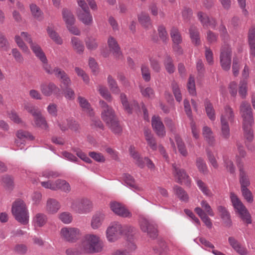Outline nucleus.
Here are the masks:
<instances>
[{
    "label": "nucleus",
    "instance_id": "1",
    "mask_svg": "<svg viewBox=\"0 0 255 255\" xmlns=\"http://www.w3.org/2000/svg\"><path fill=\"white\" fill-rule=\"evenodd\" d=\"M21 37H22L25 41L29 44L31 49L38 59H39L40 61L45 60V58L46 56L40 46L37 43L33 42L32 40L31 36L26 32H21L20 33V36L15 35V42L23 53L26 54H30V51L28 46L25 44V43L21 39Z\"/></svg>",
    "mask_w": 255,
    "mask_h": 255
},
{
    "label": "nucleus",
    "instance_id": "2",
    "mask_svg": "<svg viewBox=\"0 0 255 255\" xmlns=\"http://www.w3.org/2000/svg\"><path fill=\"white\" fill-rule=\"evenodd\" d=\"M135 232V229L129 225L123 226L118 222L111 223L106 231V238L110 243H114L119 240L122 236L127 238L132 236V233Z\"/></svg>",
    "mask_w": 255,
    "mask_h": 255
},
{
    "label": "nucleus",
    "instance_id": "3",
    "mask_svg": "<svg viewBox=\"0 0 255 255\" xmlns=\"http://www.w3.org/2000/svg\"><path fill=\"white\" fill-rule=\"evenodd\" d=\"M79 244L85 254L99 253L104 249V244L100 236L94 234H86Z\"/></svg>",
    "mask_w": 255,
    "mask_h": 255
},
{
    "label": "nucleus",
    "instance_id": "4",
    "mask_svg": "<svg viewBox=\"0 0 255 255\" xmlns=\"http://www.w3.org/2000/svg\"><path fill=\"white\" fill-rule=\"evenodd\" d=\"M99 105L102 108L101 117L103 120L114 133H120L122 128L112 107L103 100L100 101Z\"/></svg>",
    "mask_w": 255,
    "mask_h": 255
},
{
    "label": "nucleus",
    "instance_id": "5",
    "mask_svg": "<svg viewBox=\"0 0 255 255\" xmlns=\"http://www.w3.org/2000/svg\"><path fill=\"white\" fill-rule=\"evenodd\" d=\"M12 213L15 219L23 225L28 223L29 214L24 202L21 200L15 201L12 206Z\"/></svg>",
    "mask_w": 255,
    "mask_h": 255
},
{
    "label": "nucleus",
    "instance_id": "6",
    "mask_svg": "<svg viewBox=\"0 0 255 255\" xmlns=\"http://www.w3.org/2000/svg\"><path fill=\"white\" fill-rule=\"evenodd\" d=\"M230 198L235 210L239 214L243 222L247 224H251V216L246 207L237 195L234 193L231 192Z\"/></svg>",
    "mask_w": 255,
    "mask_h": 255
},
{
    "label": "nucleus",
    "instance_id": "7",
    "mask_svg": "<svg viewBox=\"0 0 255 255\" xmlns=\"http://www.w3.org/2000/svg\"><path fill=\"white\" fill-rule=\"evenodd\" d=\"M70 207L72 210L78 214H86L92 211L93 204L89 199L81 198L72 199Z\"/></svg>",
    "mask_w": 255,
    "mask_h": 255
},
{
    "label": "nucleus",
    "instance_id": "8",
    "mask_svg": "<svg viewBox=\"0 0 255 255\" xmlns=\"http://www.w3.org/2000/svg\"><path fill=\"white\" fill-rule=\"evenodd\" d=\"M140 229L146 233L150 238L155 239L158 235L157 226L155 223L145 218H141L139 222Z\"/></svg>",
    "mask_w": 255,
    "mask_h": 255
},
{
    "label": "nucleus",
    "instance_id": "9",
    "mask_svg": "<svg viewBox=\"0 0 255 255\" xmlns=\"http://www.w3.org/2000/svg\"><path fill=\"white\" fill-rule=\"evenodd\" d=\"M61 237L69 243H75L81 235L80 230L75 227H65L60 230Z\"/></svg>",
    "mask_w": 255,
    "mask_h": 255
},
{
    "label": "nucleus",
    "instance_id": "10",
    "mask_svg": "<svg viewBox=\"0 0 255 255\" xmlns=\"http://www.w3.org/2000/svg\"><path fill=\"white\" fill-rule=\"evenodd\" d=\"M231 48L228 45L223 46L220 56V63L222 69L225 71L230 69L231 65Z\"/></svg>",
    "mask_w": 255,
    "mask_h": 255
},
{
    "label": "nucleus",
    "instance_id": "11",
    "mask_svg": "<svg viewBox=\"0 0 255 255\" xmlns=\"http://www.w3.org/2000/svg\"><path fill=\"white\" fill-rule=\"evenodd\" d=\"M40 89L42 94L46 97H50L53 95L57 98L61 94L60 89L52 82L42 83L40 85Z\"/></svg>",
    "mask_w": 255,
    "mask_h": 255
},
{
    "label": "nucleus",
    "instance_id": "12",
    "mask_svg": "<svg viewBox=\"0 0 255 255\" xmlns=\"http://www.w3.org/2000/svg\"><path fill=\"white\" fill-rule=\"evenodd\" d=\"M240 114L243 119V124H254L252 109L249 103L243 102L240 106Z\"/></svg>",
    "mask_w": 255,
    "mask_h": 255
},
{
    "label": "nucleus",
    "instance_id": "13",
    "mask_svg": "<svg viewBox=\"0 0 255 255\" xmlns=\"http://www.w3.org/2000/svg\"><path fill=\"white\" fill-rule=\"evenodd\" d=\"M130 154L135 160L136 163L139 167L142 168L144 166V161L140 157L139 154L135 150V148L133 146H130L129 148ZM144 162H146V165L150 170H154L155 168L154 164L153 162L148 157H145L144 159Z\"/></svg>",
    "mask_w": 255,
    "mask_h": 255
},
{
    "label": "nucleus",
    "instance_id": "14",
    "mask_svg": "<svg viewBox=\"0 0 255 255\" xmlns=\"http://www.w3.org/2000/svg\"><path fill=\"white\" fill-rule=\"evenodd\" d=\"M151 125L156 134L160 137L165 136L166 131L165 127L159 116H154L151 119Z\"/></svg>",
    "mask_w": 255,
    "mask_h": 255
},
{
    "label": "nucleus",
    "instance_id": "15",
    "mask_svg": "<svg viewBox=\"0 0 255 255\" xmlns=\"http://www.w3.org/2000/svg\"><path fill=\"white\" fill-rule=\"evenodd\" d=\"M173 168L175 177L179 183H184L187 185L190 184V179L184 169H180L175 164L173 165Z\"/></svg>",
    "mask_w": 255,
    "mask_h": 255
},
{
    "label": "nucleus",
    "instance_id": "16",
    "mask_svg": "<svg viewBox=\"0 0 255 255\" xmlns=\"http://www.w3.org/2000/svg\"><path fill=\"white\" fill-rule=\"evenodd\" d=\"M111 209L117 215L123 217H128L130 216V213L120 203L113 202L110 204Z\"/></svg>",
    "mask_w": 255,
    "mask_h": 255
},
{
    "label": "nucleus",
    "instance_id": "17",
    "mask_svg": "<svg viewBox=\"0 0 255 255\" xmlns=\"http://www.w3.org/2000/svg\"><path fill=\"white\" fill-rule=\"evenodd\" d=\"M107 42L110 50L113 53V54L116 58L122 57V52L116 39L110 36L109 37Z\"/></svg>",
    "mask_w": 255,
    "mask_h": 255
},
{
    "label": "nucleus",
    "instance_id": "18",
    "mask_svg": "<svg viewBox=\"0 0 255 255\" xmlns=\"http://www.w3.org/2000/svg\"><path fill=\"white\" fill-rule=\"evenodd\" d=\"M105 218V215L103 212H97L92 217L91 226L94 230L99 229L102 225Z\"/></svg>",
    "mask_w": 255,
    "mask_h": 255
},
{
    "label": "nucleus",
    "instance_id": "19",
    "mask_svg": "<svg viewBox=\"0 0 255 255\" xmlns=\"http://www.w3.org/2000/svg\"><path fill=\"white\" fill-rule=\"evenodd\" d=\"M16 137L18 139L15 141V143L17 146H19L20 144H23L24 141L27 140H33L34 139V136L28 131L23 130L22 129L18 130L16 134Z\"/></svg>",
    "mask_w": 255,
    "mask_h": 255
},
{
    "label": "nucleus",
    "instance_id": "20",
    "mask_svg": "<svg viewBox=\"0 0 255 255\" xmlns=\"http://www.w3.org/2000/svg\"><path fill=\"white\" fill-rule=\"evenodd\" d=\"M55 77L61 80V83L65 88H68L71 85V81L66 72L59 68H56Z\"/></svg>",
    "mask_w": 255,
    "mask_h": 255
},
{
    "label": "nucleus",
    "instance_id": "21",
    "mask_svg": "<svg viewBox=\"0 0 255 255\" xmlns=\"http://www.w3.org/2000/svg\"><path fill=\"white\" fill-rule=\"evenodd\" d=\"M197 16L204 27L210 26L212 28H215L217 23L214 19H210L206 14L201 11L198 12Z\"/></svg>",
    "mask_w": 255,
    "mask_h": 255
},
{
    "label": "nucleus",
    "instance_id": "22",
    "mask_svg": "<svg viewBox=\"0 0 255 255\" xmlns=\"http://www.w3.org/2000/svg\"><path fill=\"white\" fill-rule=\"evenodd\" d=\"M76 13L79 19L84 24L89 25L93 23V17L89 10L82 11L80 9H78Z\"/></svg>",
    "mask_w": 255,
    "mask_h": 255
},
{
    "label": "nucleus",
    "instance_id": "23",
    "mask_svg": "<svg viewBox=\"0 0 255 255\" xmlns=\"http://www.w3.org/2000/svg\"><path fill=\"white\" fill-rule=\"evenodd\" d=\"M228 242L233 249L241 255H247L248 252L247 249L242 246L240 243L234 237H230L228 238Z\"/></svg>",
    "mask_w": 255,
    "mask_h": 255
},
{
    "label": "nucleus",
    "instance_id": "24",
    "mask_svg": "<svg viewBox=\"0 0 255 255\" xmlns=\"http://www.w3.org/2000/svg\"><path fill=\"white\" fill-rule=\"evenodd\" d=\"M234 118V114L233 109L230 106H226L221 114V123H222V120H223L225 123L232 122Z\"/></svg>",
    "mask_w": 255,
    "mask_h": 255
},
{
    "label": "nucleus",
    "instance_id": "25",
    "mask_svg": "<svg viewBox=\"0 0 255 255\" xmlns=\"http://www.w3.org/2000/svg\"><path fill=\"white\" fill-rule=\"evenodd\" d=\"M60 207V204L57 200L49 198L47 201L46 210L50 214H55L58 211Z\"/></svg>",
    "mask_w": 255,
    "mask_h": 255
},
{
    "label": "nucleus",
    "instance_id": "26",
    "mask_svg": "<svg viewBox=\"0 0 255 255\" xmlns=\"http://www.w3.org/2000/svg\"><path fill=\"white\" fill-rule=\"evenodd\" d=\"M203 135L206 141L210 145H214L216 142L215 136L211 128L207 126H204L202 130Z\"/></svg>",
    "mask_w": 255,
    "mask_h": 255
},
{
    "label": "nucleus",
    "instance_id": "27",
    "mask_svg": "<svg viewBox=\"0 0 255 255\" xmlns=\"http://www.w3.org/2000/svg\"><path fill=\"white\" fill-rule=\"evenodd\" d=\"M58 126L62 131H66L68 128L73 130H77L79 128V125L75 121L66 120L58 124Z\"/></svg>",
    "mask_w": 255,
    "mask_h": 255
},
{
    "label": "nucleus",
    "instance_id": "28",
    "mask_svg": "<svg viewBox=\"0 0 255 255\" xmlns=\"http://www.w3.org/2000/svg\"><path fill=\"white\" fill-rule=\"evenodd\" d=\"M120 99L124 110L128 114L132 113L134 108L138 107V104L134 101L133 105H130L128 102L127 96L124 93L121 94Z\"/></svg>",
    "mask_w": 255,
    "mask_h": 255
},
{
    "label": "nucleus",
    "instance_id": "29",
    "mask_svg": "<svg viewBox=\"0 0 255 255\" xmlns=\"http://www.w3.org/2000/svg\"><path fill=\"white\" fill-rule=\"evenodd\" d=\"M236 146L238 149V153L236 156L237 164L238 167H239L240 165L243 166V163L242 159L246 156V151L244 149L243 145L240 142H237Z\"/></svg>",
    "mask_w": 255,
    "mask_h": 255
},
{
    "label": "nucleus",
    "instance_id": "30",
    "mask_svg": "<svg viewBox=\"0 0 255 255\" xmlns=\"http://www.w3.org/2000/svg\"><path fill=\"white\" fill-rule=\"evenodd\" d=\"M123 178L126 184L134 191H141V188L138 186L135 182L134 178L129 174L125 173Z\"/></svg>",
    "mask_w": 255,
    "mask_h": 255
},
{
    "label": "nucleus",
    "instance_id": "31",
    "mask_svg": "<svg viewBox=\"0 0 255 255\" xmlns=\"http://www.w3.org/2000/svg\"><path fill=\"white\" fill-rule=\"evenodd\" d=\"M34 122L37 127L45 130L48 128L45 118L42 116L40 111L34 117Z\"/></svg>",
    "mask_w": 255,
    "mask_h": 255
},
{
    "label": "nucleus",
    "instance_id": "32",
    "mask_svg": "<svg viewBox=\"0 0 255 255\" xmlns=\"http://www.w3.org/2000/svg\"><path fill=\"white\" fill-rule=\"evenodd\" d=\"M195 212L198 214V215L200 217L201 219L204 222L205 225L209 229L212 228V223L210 219L208 216V215H207L203 210L200 207H196L195 209Z\"/></svg>",
    "mask_w": 255,
    "mask_h": 255
},
{
    "label": "nucleus",
    "instance_id": "33",
    "mask_svg": "<svg viewBox=\"0 0 255 255\" xmlns=\"http://www.w3.org/2000/svg\"><path fill=\"white\" fill-rule=\"evenodd\" d=\"M29 8L31 15L35 19L39 21L43 19V13L38 5L32 3L29 5Z\"/></svg>",
    "mask_w": 255,
    "mask_h": 255
},
{
    "label": "nucleus",
    "instance_id": "34",
    "mask_svg": "<svg viewBox=\"0 0 255 255\" xmlns=\"http://www.w3.org/2000/svg\"><path fill=\"white\" fill-rule=\"evenodd\" d=\"M240 171V183L241 189L247 188L250 185L249 178L246 172L244 170L243 166L238 167Z\"/></svg>",
    "mask_w": 255,
    "mask_h": 255
},
{
    "label": "nucleus",
    "instance_id": "35",
    "mask_svg": "<svg viewBox=\"0 0 255 255\" xmlns=\"http://www.w3.org/2000/svg\"><path fill=\"white\" fill-rule=\"evenodd\" d=\"M204 106L207 116L211 121H214L216 120V114L212 104L209 100L206 99Z\"/></svg>",
    "mask_w": 255,
    "mask_h": 255
},
{
    "label": "nucleus",
    "instance_id": "36",
    "mask_svg": "<svg viewBox=\"0 0 255 255\" xmlns=\"http://www.w3.org/2000/svg\"><path fill=\"white\" fill-rule=\"evenodd\" d=\"M78 101L83 111L92 116L93 115V109L88 101L81 96L78 97Z\"/></svg>",
    "mask_w": 255,
    "mask_h": 255
},
{
    "label": "nucleus",
    "instance_id": "37",
    "mask_svg": "<svg viewBox=\"0 0 255 255\" xmlns=\"http://www.w3.org/2000/svg\"><path fill=\"white\" fill-rule=\"evenodd\" d=\"M71 44L73 49L79 54H81L84 50V46L80 39L76 37H72Z\"/></svg>",
    "mask_w": 255,
    "mask_h": 255
},
{
    "label": "nucleus",
    "instance_id": "38",
    "mask_svg": "<svg viewBox=\"0 0 255 255\" xmlns=\"http://www.w3.org/2000/svg\"><path fill=\"white\" fill-rule=\"evenodd\" d=\"M253 124H243L244 135L247 142H251L254 139L253 131L252 127Z\"/></svg>",
    "mask_w": 255,
    "mask_h": 255
},
{
    "label": "nucleus",
    "instance_id": "39",
    "mask_svg": "<svg viewBox=\"0 0 255 255\" xmlns=\"http://www.w3.org/2000/svg\"><path fill=\"white\" fill-rule=\"evenodd\" d=\"M62 13L63 19L66 26L71 24H75V18L71 10L67 8H63Z\"/></svg>",
    "mask_w": 255,
    "mask_h": 255
},
{
    "label": "nucleus",
    "instance_id": "40",
    "mask_svg": "<svg viewBox=\"0 0 255 255\" xmlns=\"http://www.w3.org/2000/svg\"><path fill=\"white\" fill-rule=\"evenodd\" d=\"M46 216L42 213H37L33 219V223L35 227H42L47 222Z\"/></svg>",
    "mask_w": 255,
    "mask_h": 255
},
{
    "label": "nucleus",
    "instance_id": "41",
    "mask_svg": "<svg viewBox=\"0 0 255 255\" xmlns=\"http://www.w3.org/2000/svg\"><path fill=\"white\" fill-rule=\"evenodd\" d=\"M197 185L202 193L208 197L213 196L211 191L209 189L207 184L201 180L197 179L196 180Z\"/></svg>",
    "mask_w": 255,
    "mask_h": 255
},
{
    "label": "nucleus",
    "instance_id": "42",
    "mask_svg": "<svg viewBox=\"0 0 255 255\" xmlns=\"http://www.w3.org/2000/svg\"><path fill=\"white\" fill-rule=\"evenodd\" d=\"M47 32L49 36L54 42L58 45L62 44L63 39L52 27H48Z\"/></svg>",
    "mask_w": 255,
    "mask_h": 255
},
{
    "label": "nucleus",
    "instance_id": "43",
    "mask_svg": "<svg viewBox=\"0 0 255 255\" xmlns=\"http://www.w3.org/2000/svg\"><path fill=\"white\" fill-rule=\"evenodd\" d=\"M217 209L221 213V218L226 223L227 226H230L231 225L232 222L230 219V214L226 209L222 206H219L218 207Z\"/></svg>",
    "mask_w": 255,
    "mask_h": 255
},
{
    "label": "nucleus",
    "instance_id": "44",
    "mask_svg": "<svg viewBox=\"0 0 255 255\" xmlns=\"http://www.w3.org/2000/svg\"><path fill=\"white\" fill-rule=\"evenodd\" d=\"M55 186L56 190H60L65 192H69L71 190L69 184L64 180L58 179L55 181Z\"/></svg>",
    "mask_w": 255,
    "mask_h": 255
},
{
    "label": "nucleus",
    "instance_id": "45",
    "mask_svg": "<svg viewBox=\"0 0 255 255\" xmlns=\"http://www.w3.org/2000/svg\"><path fill=\"white\" fill-rule=\"evenodd\" d=\"M190 38L193 43L196 45L200 43L199 33L196 27L192 26L189 29Z\"/></svg>",
    "mask_w": 255,
    "mask_h": 255
},
{
    "label": "nucleus",
    "instance_id": "46",
    "mask_svg": "<svg viewBox=\"0 0 255 255\" xmlns=\"http://www.w3.org/2000/svg\"><path fill=\"white\" fill-rule=\"evenodd\" d=\"M221 135L225 139H228L230 136V129L228 123L222 120L221 123Z\"/></svg>",
    "mask_w": 255,
    "mask_h": 255
},
{
    "label": "nucleus",
    "instance_id": "47",
    "mask_svg": "<svg viewBox=\"0 0 255 255\" xmlns=\"http://www.w3.org/2000/svg\"><path fill=\"white\" fill-rule=\"evenodd\" d=\"M139 23L146 28H149L151 26L150 19L148 14L141 13L138 16Z\"/></svg>",
    "mask_w": 255,
    "mask_h": 255
},
{
    "label": "nucleus",
    "instance_id": "48",
    "mask_svg": "<svg viewBox=\"0 0 255 255\" xmlns=\"http://www.w3.org/2000/svg\"><path fill=\"white\" fill-rule=\"evenodd\" d=\"M196 165L199 172L207 174L208 172V167L204 159L201 157H198L196 160Z\"/></svg>",
    "mask_w": 255,
    "mask_h": 255
},
{
    "label": "nucleus",
    "instance_id": "49",
    "mask_svg": "<svg viewBox=\"0 0 255 255\" xmlns=\"http://www.w3.org/2000/svg\"><path fill=\"white\" fill-rule=\"evenodd\" d=\"M108 83L111 91L115 94H118L120 92V89L119 88L116 80L111 75H109L107 78Z\"/></svg>",
    "mask_w": 255,
    "mask_h": 255
},
{
    "label": "nucleus",
    "instance_id": "50",
    "mask_svg": "<svg viewBox=\"0 0 255 255\" xmlns=\"http://www.w3.org/2000/svg\"><path fill=\"white\" fill-rule=\"evenodd\" d=\"M170 35L173 44H180L182 39L178 29L173 27L170 31Z\"/></svg>",
    "mask_w": 255,
    "mask_h": 255
},
{
    "label": "nucleus",
    "instance_id": "51",
    "mask_svg": "<svg viewBox=\"0 0 255 255\" xmlns=\"http://www.w3.org/2000/svg\"><path fill=\"white\" fill-rule=\"evenodd\" d=\"M248 93V82L246 80H241L239 87V94L244 99L246 97Z\"/></svg>",
    "mask_w": 255,
    "mask_h": 255
},
{
    "label": "nucleus",
    "instance_id": "52",
    "mask_svg": "<svg viewBox=\"0 0 255 255\" xmlns=\"http://www.w3.org/2000/svg\"><path fill=\"white\" fill-rule=\"evenodd\" d=\"M97 90L100 94L107 101L111 102L112 97L109 93L107 88L102 85H99L97 87Z\"/></svg>",
    "mask_w": 255,
    "mask_h": 255
},
{
    "label": "nucleus",
    "instance_id": "53",
    "mask_svg": "<svg viewBox=\"0 0 255 255\" xmlns=\"http://www.w3.org/2000/svg\"><path fill=\"white\" fill-rule=\"evenodd\" d=\"M174 192L178 197L183 201H187L188 196L186 192L180 187L175 186L174 187Z\"/></svg>",
    "mask_w": 255,
    "mask_h": 255
},
{
    "label": "nucleus",
    "instance_id": "54",
    "mask_svg": "<svg viewBox=\"0 0 255 255\" xmlns=\"http://www.w3.org/2000/svg\"><path fill=\"white\" fill-rule=\"evenodd\" d=\"M164 64L167 71L170 73H173L175 70V67L173 64L172 58L168 55L165 57Z\"/></svg>",
    "mask_w": 255,
    "mask_h": 255
},
{
    "label": "nucleus",
    "instance_id": "55",
    "mask_svg": "<svg viewBox=\"0 0 255 255\" xmlns=\"http://www.w3.org/2000/svg\"><path fill=\"white\" fill-rule=\"evenodd\" d=\"M85 44L87 49L90 51L95 50L98 46L97 40L92 37H88L86 39Z\"/></svg>",
    "mask_w": 255,
    "mask_h": 255
},
{
    "label": "nucleus",
    "instance_id": "56",
    "mask_svg": "<svg viewBox=\"0 0 255 255\" xmlns=\"http://www.w3.org/2000/svg\"><path fill=\"white\" fill-rule=\"evenodd\" d=\"M140 90L141 95L145 98L151 99L154 97V91L150 87H147L146 88L140 87Z\"/></svg>",
    "mask_w": 255,
    "mask_h": 255
},
{
    "label": "nucleus",
    "instance_id": "57",
    "mask_svg": "<svg viewBox=\"0 0 255 255\" xmlns=\"http://www.w3.org/2000/svg\"><path fill=\"white\" fill-rule=\"evenodd\" d=\"M23 107L24 109L31 114L33 117L40 111L37 107L28 103H24Z\"/></svg>",
    "mask_w": 255,
    "mask_h": 255
},
{
    "label": "nucleus",
    "instance_id": "58",
    "mask_svg": "<svg viewBox=\"0 0 255 255\" xmlns=\"http://www.w3.org/2000/svg\"><path fill=\"white\" fill-rule=\"evenodd\" d=\"M176 142L180 154L183 156H186L188 155V152L181 139L179 137H176Z\"/></svg>",
    "mask_w": 255,
    "mask_h": 255
},
{
    "label": "nucleus",
    "instance_id": "59",
    "mask_svg": "<svg viewBox=\"0 0 255 255\" xmlns=\"http://www.w3.org/2000/svg\"><path fill=\"white\" fill-rule=\"evenodd\" d=\"M59 218L63 223L66 224L71 223L73 220L71 214L68 212H64L60 214Z\"/></svg>",
    "mask_w": 255,
    "mask_h": 255
},
{
    "label": "nucleus",
    "instance_id": "60",
    "mask_svg": "<svg viewBox=\"0 0 255 255\" xmlns=\"http://www.w3.org/2000/svg\"><path fill=\"white\" fill-rule=\"evenodd\" d=\"M187 89L188 92L192 96L196 95L195 83L194 78L190 76L187 83Z\"/></svg>",
    "mask_w": 255,
    "mask_h": 255
},
{
    "label": "nucleus",
    "instance_id": "61",
    "mask_svg": "<svg viewBox=\"0 0 255 255\" xmlns=\"http://www.w3.org/2000/svg\"><path fill=\"white\" fill-rule=\"evenodd\" d=\"M171 87L176 101L179 102H181L182 98L178 85L175 82H173L171 84Z\"/></svg>",
    "mask_w": 255,
    "mask_h": 255
},
{
    "label": "nucleus",
    "instance_id": "62",
    "mask_svg": "<svg viewBox=\"0 0 255 255\" xmlns=\"http://www.w3.org/2000/svg\"><path fill=\"white\" fill-rule=\"evenodd\" d=\"M67 255H82L85 254L80 244L76 248H69L66 250Z\"/></svg>",
    "mask_w": 255,
    "mask_h": 255
},
{
    "label": "nucleus",
    "instance_id": "63",
    "mask_svg": "<svg viewBox=\"0 0 255 255\" xmlns=\"http://www.w3.org/2000/svg\"><path fill=\"white\" fill-rule=\"evenodd\" d=\"M141 71L143 79L144 81L148 82L150 80V73L148 66L146 64H142L141 66Z\"/></svg>",
    "mask_w": 255,
    "mask_h": 255
},
{
    "label": "nucleus",
    "instance_id": "64",
    "mask_svg": "<svg viewBox=\"0 0 255 255\" xmlns=\"http://www.w3.org/2000/svg\"><path fill=\"white\" fill-rule=\"evenodd\" d=\"M149 60L152 69L155 72H159L161 70V66L159 61L153 57H149Z\"/></svg>",
    "mask_w": 255,
    "mask_h": 255
}]
</instances>
